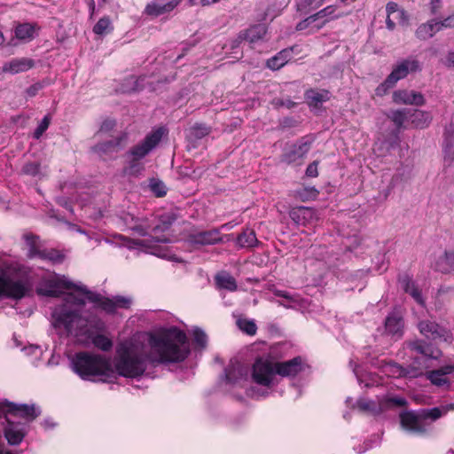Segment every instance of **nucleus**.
Wrapping results in <instances>:
<instances>
[{"label": "nucleus", "instance_id": "f257e3e1", "mask_svg": "<svg viewBox=\"0 0 454 454\" xmlns=\"http://www.w3.org/2000/svg\"><path fill=\"white\" fill-rule=\"evenodd\" d=\"M170 362V329L145 333L137 340L121 342L114 359L115 372L121 377L136 379L148 364Z\"/></svg>", "mask_w": 454, "mask_h": 454}, {"label": "nucleus", "instance_id": "f03ea898", "mask_svg": "<svg viewBox=\"0 0 454 454\" xmlns=\"http://www.w3.org/2000/svg\"><path fill=\"white\" fill-rule=\"evenodd\" d=\"M72 365L74 372L82 380H90L96 376L110 378L114 373L109 359L87 351L77 352L72 359Z\"/></svg>", "mask_w": 454, "mask_h": 454}, {"label": "nucleus", "instance_id": "7ed1b4c3", "mask_svg": "<svg viewBox=\"0 0 454 454\" xmlns=\"http://www.w3.org/2000/svg\"><path fill=\"white\" fill-rule=\"evenodd\" d=\"M419 61L415 58H407L398 62L392 69V72L387 76L385 81L376 89L377 95L385 93L388 89L394 87L395 83L405 78L410 73L420 71Z\"/></svg>", "mask_w": 454, "mask_h": 454}, {"label": "nucleus", "instance_id": "20e7f679", "mask_svg": "<svg viewBox=\"0 0 454 454\" xmlns=\"http://www.w3.org/2000/svg\"><path fill=\"white\" fill-rule=\"evenodd\" d=\"M314 139L309 136H304L296 143L286 148L280 156V161L288 165L300 166L309 152Z\"/></svg>", "mask_w": 454, "mask_h": 454}, {"label": "nucleus", "instance_id": "39448f33", "mask_svg": "<svg viewBox=\"0 0 454 454\" xmlns=\"http://www.w3.org/2000/svg\"><path fill=\"white\" fill-rule=\"evenodd\" d=\"M276 362L269 357H257L253 364L252 378L258 385L270 387L274 384Z\"/></svg>", "mask_w": 454, "mask_h": 454}, {"label": "nucleus", "instance_id": "423d86ee", "mask_svg": "<svg viewBox=\"0 0 454 454\" xmlns=\"http://www.w3.org/2000/svg\"><path fill=\"white\" fill-rule=\"evenodd\" d=\"M53 326L55 328H64L67 334H72L74 328L78 326L82 320L79 310L71 309L67 306L56 308L52 314Z\"/></svg>", "mask_w": 454, "mask_h": 454}, {"label": "nucleus", "instance_id": "0eeeda50", "mask_svg": "<svg viewBox=\"0 0 454 454\" xmlns=\"http://www.w3.org/2000/svg\"><path fill=\"white\" fill-rule=\"evenodd\" d=\"M165 133L164 128H158L157 129L147 134L145 137L137 145L132 146L127 153L129 157H134L137 160H143L146 157L162 139Z\"/></svg>", "mask_w": 454, "mask_h": 454}, {"label": "nucleus", "instance_id": "6e6552de", "mask_svg": "<svg viewBox=\"0 0 454 454\" xmlns=\"http://www.w3.org/2000/svg\"><path fill=\"white\" fill-rule=\"evenodd\" d=\"M133 231L139 236H151L158 243H166L170 239V216L166 215L160 220V223L153 227L145 224H137Z\"/></svg>", "mask_w": 454, "mask_h": 454}, {"label": "nucleus", "instance_id": "1a4fd4ad", "mask_svg": "<svg viewBox=\"0 0 454 454\" xmlns=\"http://www.w3.org/2000/svg\"><path fill=\"white\" fill-rule=\"evenodd\" d=\"M76 285L66 278L65 276L55 275L43 281V286L37 288L39 295L46 297H59L64 290H75Z\"/></svg>", "mask_w": 454, "mask_h": 454}, {"label": "nucleus", "instance_id": "9d476101", "mask_svg": "<svg viewBox=\"0 0 454 454\" xmlns=\"http://www.w3.org/2000/svg\"><path fill=\"white\" fill-rule=\"evenodd\" d=\"M0 414H4L7 418H21L30 422L35 419L40 411H37L35 405L17 404L9 401L0 403Z\"/></svg>", "mask_w": 454, "mask_h": 454}, {"label": "nucleus", "instance_id": "9b49d317", "mask_svg": "<svg viewBox=\"0 0 454 454\" xmlns=\"http://www.w3.org/2000/svg\"><path fill=\"white\" fill-rule=\"evenodd\" d=\"M28 292L27 286L21 280H13L5 274H0V298L21 300Z\"/></svg>", "mask_w": 454, "mask_h": 454}, {"label": "nucleus", "instance_id": "f8f14e48", "mask_svg": "<svg viewBox=\"0 0 454 454\" xmlns=\"http://www.w3.org/2000/svg\"><path fill=\"white\" fill-rule=\"evenodd\" d=\"M191 354V344L186 333L172 326V364L184 361Z\"/></svg>", "mask_w": 454, "mask_h": 454}, {"label": "nucleus", "instance_id": "ddd939ff", "mask_svg": "<svg viewBox=\"0 0 454 454\" xmlns=\"http://www.w3.org/2000/svg\"><path fill=\"white\" fill-rule=\"evenodd\" d=\"M418 329L426 339L435 342L448 341L450 338L449 330L431 319H423L418 323Z\"/></svg>", "mask_w": 454, "mask_h": 454}, {"label": "nucleus", "instance_id": "4468645a", "mask_svg": "<svg viewBox=\"0 0 454 454\" xmlns=\"http://www.w3.org/2000/svg\"><path fill=\"white\" fill-rule=\"evenodd\" d=\"M275 372L283 378H295L304 370L303 360L301 356H295L290 360L276 362Z\"/></svg>", "mask_w": 454, "mask_h": 454}, {"label": "nucleus", "instance_id": "2eb2a0df", "mask_svg": "<svg viewBox=\"0 0 454 454\" xmlns=\"http://www.w3.org/2000/svg\"><path fill=\"white\" fill-rule=\"evenodd\" d=\"M7 425L4 429V437L10 445H19L27 434L26 425L6 419Z\"/></svg>", "mask_w": 454, "mask_h": 454}, {"label": "nucleus", "instance_id": "dca6fc26", "mask_svg": "<svg viewBox=\"0 0 454 454\" xmlns=\"http://www.w3.org/2000/svg\"><path fill=\"white\" fill-rule=\"evenodd\" d=\"M452 373H454V365L448 364L438 369L427 372L426 378L432 383V385L448 389L450 386L448 375Z\"/></svg>", "mask_w": 454, "mask_h": 454}, {"label": "nucleus", "instance_id": "f3484780", "mask_svg": "<svg viewBox=\"0 0 454 454\" xmlns=\"http://www.w3.org/2000/svg\"><path fill=\"white\" fill-rule=\"evenodd\" d=\"M289 215L295 223L302 226L311 225L318 219L317 211L308 207H294L291 209Z\"/></svg>", "mask_w": 454, "mask_h": 454}, {"label": "nucleus", "instance_id": "a211bd4d", "mask_svg": "<svg viewBox=\"0 0 454 454\" xmlns=\"http://www.w3.org/2000/svg\"><path fill=\"white\" fill-rule=\"evenodd\" d=\"M393 100L396 104L416 106H422L426 104V99L422 93L407 90H395L393 94Z\"/></svg>", "mask_w": 454, "mask_h": 454}, {"label": "nucleus", "instance_id": "6ab92c4d", "mask_svg": "<svg viewBox=\"0 0 454 454\" xmlns=\"http://www.w3.org/2000/svg\"><path fill=\"white\" fill-rule=\"evenodd\" d=\"M403 319L398 314L393 312L385 320V332L394 340H400L403 335Z\"/></svg>", "mask_w": 454, "mask_h": 454}, {"label": "nucleus", "instance_id": "aec40b11", "mask_svg": "<svg viewBox=\"0 0 454 454\" xmlns=\"http://www.w3.org/2000/svg\"><path fill=\"white\" fill-rule=\"evenodd\" d=\"M400 420L403 427L414 433H425L426 429L422 424L423 418L421 412L416 414L413 411H405L401 413Z\"/></svg>", "mask_w": 454, "mask_h": 454}, {"label": "nucleus", "instance_id": "412c9836", "mask_svg": "<svg viewBox=\"0 0 454 454\" xmlns=\"http://www.w3.org/2000/svg\"><path fill=\"white\" fill-rule=\"evenodd\" d=\"M190 240L193 244L207 246L223 242V238L218 229H212L192 234Z\"/></svg>", "mask_w": 454, "mask_h": 454}, {"label": "nucleus", "instance_id": "4be33fe9", "mask_svg": "<svg viewBox=\"0 0 454 454\" xmlns=\"http://www.w3.org/2000/svg\"><path fill=\"white\" fill-rule=\"evenodd\" d=\"M127 140V134H122L113 140L98 143L92 147V151L103 155L119 152Z\"/></svg>", "mask_w": 454, "mask_h": 454}, {"label": "nucleus", "instance_id": "5701e85b", "mask_svg": "<svg viewBox=\"0 0 454 454\" xmlns=\"http://www.w3.org/2000/svg\"><path fill=\"white\" fill-rule=\"evenodd\" d=\"M398 282L406 294H409L419 304H424L421 292L416 286L411 276L408 274L399 275Z\"/></svg>", "mask_w": 454, "mask_h": 454}, {"label": "nucleus", "instance_id": "b1692460", "mask_svg": "<svg viewBox=\"0 0 454 454\" xmlns=\"http://www.w3.org/2000/svg\"><path fill=\"white\" fill-rule=\"evenodd\" d=\"M35 66V61L28 58L13 59L3 67L4 72L18 74L27 71Z\"/></svg>", "mask_w": 454, "mask_h": 454}, {"label": "nucleus", "instance_id": "393cba45", "mask_svg": "<svg viewBox=\"0 0 454 454\" xmlns=\"http://www.w3.org/2000/svg\"><path fill=\"white\" fill-rule=\"evenodd\" d=\"M295 46L286 48L267 60V67L271 70H278L291 59Z\"/></svg>", "mask_w": 454, "mask_h": 454}, {"label": "nucleus", "instance_id": "a878e982", "mask_svg": "<svg viewBox=\"0 0 454 454\" xmlns=\"http://www.w3.org/2000/svg\"><path fill=\"white\" fill-rule=\"evenodd\" d=\"M304 97L309 106L318 108L322 103L329 100V91L309 89L305 91Z\"/></svg>", "mask_w": 454, "mask_h": 454}, {"label": "nucleus", "instance_id": "bb28decb", "mask_svg": "<svg viewBox=\"0 0 454 454\" xmlns=\"http://www.w3.org/2000/svg\"><path fill=\"white\" fill-rule=\"evenodd\" d=\"M215 282L219 289L235 292L238 289L236 279L226 270L219 271L215 276Z\"/></svg>", "mask_w": 454, "mask_h": 454}, {"label": "nucleus", "instance_id": "cd10ccee", "mask_svg": "<svg viewBox=\"0 0 454 454\" xmlns=\"http://www.w3.org/2000/svg\"><path fill=\"white\" fill-rule=\"evenodd\" d=\"M435 270L443 274L454 271V249L446 250L435 262Z\"/></svg>", "mask_w": 454, "mask_h": 454}, {"label": "nucleus", "instance_id": "c85d7f7f", "mask_svg": "<svg viewBox=\"0 0 454 454\" xmlns=\"http://www.w3.org/2000/svg\"><path fill=\"white\" fill-rule=\"evenodd\" d=\"M439 31L437 27V20H431L418 27L415 35L419 40H427L434 35Z\"/></svg>", "mask_w": 454, "mask_h": 454}, {"label": "nucleus", "instance_id": "c756f323", "mask_svg": "<svg viewBox=\"0 0 454 454\" xmlns=\"http://www.w3.org/2000/svg\"><path fill=\"white\" fill-rule=\"evenodd\" d=\"M243 38L249 43H254L264 38L267 28L262 24L254 25L247 30L241 31Z\"/></svg>", "mask_w": 454, "mask_h": 454}, {"label": "nucleus", "instance_id": "7c9ffc66", "mask_svg": "<svg viewBox=\"0 0 454 454\" xmlns=\"http://www.w3.org/2000/svg\"><path fill=\"white\" fill-rule=\"evenodd\" d=\"M409 348L419 354L431 358H437L440 354L438 349L434 348L431 345L427 344L423 340L412 341L409 344Z\"/></svg>", "mask_w": 454, "mask_h": 454}, {"label": "nucleus", "instance_id": "2f4dec72", "mask_svg": "<svg viewBox=\"0 0 454 454\" xmlns=\"http://www.w3.org/2000/svg\"><path fill=\"white\" fill-rule=\"evenodd\" d=\"M237 243L240 247H254L259 241L254 230L247 229L239 233L237 237Z\"/></svg>", "mask_w": 454, "mask_h": 454}, {"label": "nucleus", "instance_id": "473e14b6", "mask_svg": "<svg viewBox=\"0 0 454 454\" xmlns=\"http://www.w3.org/2000/svg\"><path fill=\"white\" fill-rule=\"evenodd\" d=\"M35 26L30 23H21L15 27V36L21 41L29 42L35 37Z\"/></svg>", "mask_w": 454, "mask_h": 454}, {"label": "nucleus", "instance_id": "72a5a7b5", "mask_svg": "<svg viewBox=\"0 0 454 454\" xmlns=\"http://www.w3.org/2000/svg\"><path fill=\"white\" fill-rule=\"evenodd\" d=\"M210 131V127L206 124L195 123L189 129L187 137L192 142H196L209 135Z\"/></svg>", "mask_w": 454, "mask_h": 454}, {"label": "nucleus", "instance_id": "f704fd0d", "mask_svg": "<svg viewBox=\"0 0 454 454\" xmlns=\"http://www.w3.org/2000/svg\"><path fill=\"white\" fill-rule=\"evenodd\" d=\"M444 160L450 166L454 162V135L448 130L444 133Z\"/></svg>", "mask_w": 454, "mask_h": 454}, {"label": "nucleus", "instance_id": "c9c22d12", "mask_svg": "<svg viewBox=\"0 0 454 454\" xmlns=\"http://www.w3.org/2000/svg\"><path fill=\"white\" fill-rule=\"evenodd\" d=\"M318 194V190L313 186L301 187L294 192V197L303 202L316 200Z\"/></svg>", "mask_w": 454, "mask_h": 454}, {"label": "nucleus", "instance_id": "e433bc0d", "mask_svg": "<svg viewBox=\"0 0 454 454\" xmlns=\"http://www.w3.org/2000/svg\"><path fill=\"white\" fill-rule=\"evenodd\" d=\"M411 123L417 129H425L431 122V116L427 112L415 110L412 114Z\"/></svg>", "mask_w": 454, "mask_h": 454}, {"label": "nucleus", "instance_id": "4c0bfd02", "mask_svg": "<svg viewBox=\"0 0 454 454\" xmlns=\"http://www.w3.org/2000/svg\"><path fill=\"white\" fill-rule=\"evenodd\" d=\"M192 342L196 350L201 351L207 348L208 338L202 329L195 327L192 330Z\"/></svg>", "mask_w": 454, "mask_h": 454}, {"label": "nucleus", "instance_id": "58836bf2", "mask_svg": "<svg viewBox=\"0 0 454 454\" xmlns=\"http://www.w3.org/2000/svg\"><path fill=\"white\" fill-rule=\"evenodd\" d=\"M170 8V2L165 3L163 4H159L157 2H152L148 4L145 7V12L148 16L158 17L166 12H168Z\"/></svg>", "mask_w": 454, "mask_h": 454}, {"label": "nucleus", "instance_id": "ea45409f", "mask_svg": "<svg viewBox=\"0 0 454 454\" xmlns=\"http://www.w3.org/2000/svg\"><path fill=\"white\" fill-rule=\"evenodd\" d=\"M114 30L111 20L108 16H104L93 27V32L98 35H104Z\"/></svg>", "mask_w": 454, "mask_h": 454}, {"label": "nucleus", "instance_id": "a19ab883", "mask_svg": "<svg viewBox=\"0 0 454 454\" xmlns=\"http://www.w3.org/2000/svg\"><path fill=\"white\" fill-rule=\"evenodd\" d=\"M24 239L29 247L27 257L30 259L40 257V253H42L43 250H41L38 247V237L30 233L26 234Z\"/></svg>", "mask_w": 454, "mask_h": 454}, {"label": "nucleus", "instance_id": "79ce46f5", "mask_svg": "<svg viewBox=\"0 0 454 454\" xmlns=\"http://www.w3.org/2000/svg\"><path fill=\"white\" fill-rule=\"evenodd\" d=\"M384 372L394 378L405 377L408 372L405 368L393 361L385 364Z\"/></svg>", "mask_w": 454, "mask_h": 454}, {"label": "nucleus", "instance_id": "37998d69", "mask_svg": "<svg viewBox=\"0 0 454 454\" xmlns=\"http://www.w3.org/2000/svg\"><path fill=\"white\" fill-rule=\"evenodd\" d=\"M145 169V165L141 160L130 157L129 164L123 168V173L128 176H137Z\"/></svg>", "mask_w": 454, "mask_h": 454}, {"label": "nucleus", "instance_id": "c03bdc74", "mask_svg": "<svg viewBox=\"0 0 454 454\" xmlns=\"http://www.w3.org/2000/svg\"><path fill=\"white\" fill-rule=\"evenodd\" d=\"M91 341L96 348L102 351H109L113 347L112 340L101 333L93 336Z\"/></svg>", "mask_w": 454, "mask_h": 454}, {"label": "nucleus", "instance_id": "a18cd8bd", "mask_svg": "<svg viewBox=\"0 0 454 454\" xmlns=\"http://www.w3.org/2000/svg\"><path fill=\"white\" fill-rule=\"evenodd\" d=\"M40 259L48 260L53 263L62 262L64 260V255L57 249H43L42 253H40Z\"/></svg>", "mask_w": 454, "mask_h": 454}, {"label": "nucleus", "instance_id": "49530a36", "mask_svg": "<svg viewBox=\"0 0 454 454\" xmlns=\"http://www.w3.org/2000/svg\"><path fill=\"white\" fill-rule=\"evenodd\" d=\"M238 327L247 334L254 336L256 333L257 326L253 320L239 318L237 320Z\"/></svg>", "mask_w": 454, "mask_h": 454}, {"label": "nucleus", "instance_id": "de8ad7c7", "mask_svg": "<svg viewBox=\"0 0 454 454\" xmlns=\"http://www.w3.org/2000/svg\"><path fill=\"white\" fill-rule=\"evenodd\" d=\"M50 124H51V115L46 114L43 118V120L41 121V122L39 123L37 128L35 129L33 137L35 139H39L43 136V134L48 129Z\"/></svg>", "mask_w": 454, "mask_h": 454}, {"label": "nucleus", "instance_id": "09e8293b", "mask_svg": "<svg viewBox=\"0 0 454 454\" xmlns=\"http://www.w3.org/2000/svg\"><path fill=\"white\" fill-rule=\"evenodd\" d=\"M149 186L156 197H163L167 194L166 186L161 181L152 179Z\"/></svg>", "mask_w": 454, "mask_h": 454}, {"label": "nucleus", "instance_id": "8fccbe9b", "mask_svg": "<svg viewBox=\"0 0 454 454\" xmlns=\"http://www.w3.org/2000/svg\"><path fill=\"white\" fill-rule=\"evenodd\" d=\"M408 113L409 111L406 109L394 111L390 116V119L397 128H401L407 119Z\"/></svg>", "mask_w": 454, "mask_h": 454}, {"label": "nucleus", "instance_id": "3c124183", "mask_svg": "<svg viewBox=\"0 0 454 454\" xmlns=\"http://www.w3.org/2000/svg\"><path fill=\"white\" fill-rule=\"evenodd\" d=\"M75 290L81 292L83 294H85L87 299L90 301H91L93 303H97L98 306L100 305V302H101L103 297L99 294L93 293V292L88 290L84 286H76Z\"/></svg>", "mask_w": 454, "mask_h": 454}, {"label": "nucleus", "instance_id": "603ef678", "mask_svg": "<svg viewBox=\"0 0 454 454\" xmlns=\"http://www.w3.org/2000/svg\"><path fill=\"white\" fill-rule=\"evenodd\" d=\"M41 165L39 162H27L22 167V173L27 176H35L40 173Z\"/></svg>", "mask_w": 454, "mask_h": 454}, {"label": "nucleus", "instance_id": "864d4df0", "mask_svg": "<svg viewBox=\"0 0 454 454\" xmlns=\"http://www.w3.org/2000/svg\"><path fill=\"white\" fill-rule=\"evenodd\" d=\"M420 412H421L423 420L427 419H430L432 420H436L442 416V411L438 407H434V408L428 409V410H421Z\"/></svg>", "mask_w": 454, "mask_h": 454}, {"label": "nucleus", "instance_id": "5fc2aeb1", "mask_svg": "<svg viewBox=\"0 0 454 454\" xmlns=\"http://www.w3.org/2000/svg\"><path fill=\"white\" fill-rule=\"evenodd\" d=\"M336 8L333 5H328L325 7L324 9L320 10L317 13L313 14V17H315L316 20L319 19L325 18L327 16H331L334 13Z\"/></svg>", "mask_w": 454, "mask_h": 454}, {"label": "nucleus", "instance_id": "6e6d98bb", "mask_svg": "<svg viewBox=\"0 0 454 454\" xmlns=\"http://www.w3.org/2000/svg\"><path fill=\"white\" fill-rule=\"evenodd\" d=\"M99 307L108 313H114L115 311L114 299L103 297Z\"/></svg>", "mask_w": 454, "mask_h": 454}, {"label": "nucleus", "instance_id": "4d7b16f0", "mask_svg": "<svg viewBox=\"0 0 454 454\" xmlns=\"http://www.w3.org/2000/svg\"><path fill=\"white\" fill-rule=\"evenodd\" d=\"M316 20L315 17H313V14L309 16L308 18L302 20L296 25V30L297 31H302L307 28H309Z\"/></svg>", "mask_w": 454, "mask_h": 454}, {"label": "nucleus", "instance_id": "13d9d810", "mask_svg": "<svg viewBox=\"0 0 454 454\" xmlns=\"http://www.w3.org/2000/svg\"><path fill=\"white\" fill-rule=\"evenodd\" d=\"M437 27L439 28V31L442 28L447 27H453L454 28V13L450 14V16L446 17L441 21L437 20Z\"/></svg>", "mask_w": 454, "mask_h": 454}, {"label": "nucleus", "instance_id": "bf43d9fd", "mask_svg": "<svg viewBox=\"0 0 454 454\" xmlns=\"http://www.w3.org/2000/svg\"><path fill=\"white\" fill-rule=\"evenodd\" d=\"M114 301L115 309L117 308L128 309L131 303L129 299L123 297V296L115 297L114 299Z\"/></svg>", "mask_w": 454, "mask_h": 454}, {"label": "nucleus", "instance_id": "052dcab7", "mask_svg": "<svg viewBox=\"0 0 454 454\" xmlns=\"http://www.w3.org/2000/svg\"><path fill=\"white\" fill-rule=\"evenodd\" d=\"M116 126V121L114 119H106L99 129L100 132H109L114 129Z\"/></svg>", "mask_w": 454, "mask_h": 454}, {"label": "nucleus", "instance_id": "680f3d73", "mask_svg": "<svg viewBox=\"0 0 454 454\" xmlns=\"http://www.w3.org/2000/svg\"><path fill=\"white\" fill-rule=\"evenodd\" d=\"M43 88V85L41 82H35L26 90V94L27 97L33 98L36 96Z\"/></svg>", "mask_w": 454, "mask_h": 454}, {"label": "nucleus", "instance_id": "e2e57ef3", "mask_svg": "<svg viewBox=\"0 0 454 454\" xmlns=\"http://www.w3.org/2000/svg\"><path fill=\"white\" fill-rule=\"evenodd\" d=\"M317 166V160H314L313 162L309 164L305 172L306 176L309 177H317L318 176Z\"/></svg>", "mask_w": 454, "mask_h": 454}, {"label": "nucleus", "instance_id": "0e129e2a", "mask_svg": "<svg viewBox=\"0 0 454 454\" xmlns=\"http://www.w3.org/2000/svg\"><path fill=\"white\" fill-rule=\"evenodd\" d=\"M387 403L396 407H405L407 405V401L405 398L397 396L390 397L387 400Z\"/></svg>", "mask_w": 454, "mask_h": 454}, {"label": "nucleus", "instance_id": "69168bd1", "mask_svg": "<svg viewBox=\"0 0 454 454\" xmlns=\"http://www.w3.org/2000/svg\"><path fill=\"white\" fill-rule=\"evenodd\" d=\"M278 105L279 106H283L287 109H292L297 106V103L293 101L291 98H287L279 99L278 101Z\"/></svg>", "mask_w": 454, "mask_h": 454}, {"label": "nucleus", "instance_id": "338daca9", "mask_svg": "<svg viewBox=\"0 0 454 454\" xmlns=\"http://www.w3.org/2000/svg\"><path fill=\"white\" fill-rule=\"evenodd\" d=\"M246 41L245 38H243V35L241 32L239 33L236 38L232 39L230 42V47L231 50L237 49L240 46V44Z\"/></svg>", "mask_w": 454, "mask_h": 454}, {"label": "nucleus", "instance_id": "774afa93", "mask_svg": "<svg viewBox=\"0 0 454 454\" xmlns=\"http://www.w3.org/2000/svg\"><path fill=\"white\" fill-rule=\"evenodd\" d=\"M398 4L395 2H388L386 5L387 16H391L393 13L398 12Z\"/></svg>", "mask_w": 454, "mask_h": 454}]
</instances>
